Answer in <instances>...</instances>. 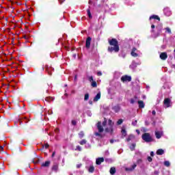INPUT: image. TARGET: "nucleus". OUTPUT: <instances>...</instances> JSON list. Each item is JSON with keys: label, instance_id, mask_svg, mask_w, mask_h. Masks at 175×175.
I'll use <instances>...</instances> for the list:
<instances>
[{"label": "nucleus", "instance_id": "obj_57", "mask_svg": "<svg viewBox=\"0 0 175 175\" xmlns=\"http://www.w3.org/2000/svg\"><path fill=\"white\" fill-rule=\"evenodd\" d=\"M75 80H77V75H75Z\"/></svg>", "mask_w": 175, "mask_h": 175}, {"label": "nucleus", "instance_id": "obj_5", "mask_svg": "<svg viewBox=\"0 0 175 175\" xmlns=\"http://www.w3.org/2000/svg\"><path fill=\"white\" fill-rule=\"evenodd\" d=\"M121 81L123 83H125L126 81H132V77L128 76V75H124L121 77Z\"/></svg>", "mask_w": 175, "mask_h": 175}, {"label": "nucleus", "instance_id": "obj_15", "mask_svg": "<svg viewBox=\"0 0 175 175\" xmlns=\"http://www.w3.org/2000/svg\"><path fill=\"white\" fill-rule=\"evenodd\" d=\"M100 99V92H98L94 98V102H98Z\"/></svg>", "mask_w": 175, "mask_h": 175}, {"label": "nucleus", "instance_id": "obj_40", "mask_svg": "<svg viewBox=\"0 0 175 175\" xmlns=\"http://www.w3.org/2000/svg\"><path fill=\"white\" fill-rule=\"evenodd\" d=\"M137 124V120H135V121L132 122V125H133L134 126H136Z\"/></svg>", "mask_w": 175, "mask_h": 175}, {"label": "nucleus", "instance_id": "obj_60", "mask_svg": "<svg viewBox=\"0 0 175 175\" xmlns=\"http://www.w3.org/2000/svg\"><path fill=\"white\" fill-rule=\"evenodd\" d=\"M89 103H90V105H92V102H91V101H90Z\"/></svg>", "mask_w": 175, "mask_h": 175}, {"label": "nucleus", "instance_id": "obj_39", "mask_svg": "<svg viewBox=\"0 0 175 175\" xmlns=\"http://www.w3.org/2000/svg\"><path fill=\"white\" fill-rule=\"evenodd\" d=\"M75 150L78 151H81V147L78 146H77V148Z\"/></svg>", "mask_w": 175, "mask_h": 175}, {"label": "nucleus", "instance_id": "obj_59", "mask_svg": "<svg viewBox=\"0 0 175 175\" xmlns=\"http://www.w3.org/2000/svg\"><path fill=\"white\" fill-rule=\"evenodd\" d=\"M23 121H25V120H27V118H23Z\"/></svg>", "mask_w": 175, "mask_h": 175}, {"label": "nucleus", "instance_id": "obj_49", "mask_svg": "<svg viewBox=\"0 0 175 175\" xmlns=\"http://www.w3.org/2000/svg\"><path fill=\"white\" fill-rule=\"evenodd\" d=\"M110 143H111V144H113L114 143V140L113 139H111L110 140Z\"/></svg>", "mask_w": 175, "mask_h": 175}, {"label": "nucleus", "instance_id": "obj_31", "mask_svg": "<svg viewBox=\"0 0 175 175\" xmlns=\"http://www.w3.org/2000/svg\"><path fill=\"white\" fill-rule=\"evenodd\" d=\"M79 136L80 139H82V137H84V132L81 131V132L79 133Z\"/></svg>", "mask_w": 175, "mask_h": 175}, {"label": "nucleus", "instance_id": "obj_46", "mask_svg": "<svg viewBox=\"0 0 175 175\" xmlns=\"http://www.w3.org/2000/svg\"><path fill=\"white\" fill-rule=\"evenodd\" d=\"M152 114L153 116H155V114H157V112L155 111V110H153V111H152Z\"/></svg>", "mask_w": 175, "mask_h": 175}, {"label": "nucleus", "instance_id": "obj_41", "mask_svg": "<svg viewBox=\"0 0 175 175\" xmlns=\"http://www.w3.org/2000/svg\"><path fill=\"white\" fill-rule=\"evenodd\" d=\"M148 162H152V158H151V157H148Z\"/></svg>", "mask_w": 175, "mask_h": 175}, {"label": "nucleus", "instance_id": "obj_24", "mask_svg": "<svg viewBox=\"0 0 175 175\" xmlns=\"http://www.w3.org/2000/svg\"><path fill=\"white\" fill-rule=\"evenodd\" d=\"M92 83H91V85H92V87H93L94 88H96L97 87V84H96V81H93L92 82H91Z\"/></svg>", "mask_w": 175, "mask_h": 175}, {"label": "nucleus", "instance_id": "obj_33", "mask_svg": "<svg viewBox=\"0 0 175 175\" xmlns=\"http://www.w3.org/2000/svg\"><path fill=\"white\" fill-rule=\"evenodd\" d=\"M88 79L89 81H90V83H92L94 81V77H92V76L88 77Z\"/></svg>", "mask_w": 175, "mask_h": 175}, {"label": "nucleus", "instance_id": "obj_2", "mask_svg": "<svg viewBox=\"0 0 175 175\" xmlns=\"http://www.w3.org/2000/svg\"><path fill=\"white\" fill-rule=\"evenodd\" d=\"M113 125H114V123L113 122V121H111V120H109L107 127L105 128V132L111 134L113 133Z\"/></svg>", "mask_w": 175, "mask_h": 175}, {"label": "nucleus", "instance_id": "obj_27", "mask_svg": "<svg viewBox=\"0 0 175 175\" xmlns=\"http://www.w3.org/2000/svg\"><path fill=\"white\" fill-rule=\"evenodd\" d=\"M87 143V140L85 139H83L79 142V144H81V146H84V144H85Z\"/></svg>", "mask_w": 175, "mask_h": 175}, {"label": "nucleus", "instance_id": "obj_42", "mask_svg": "<svg viewBox=\"0 0 175 175\" xmlns=\"http://www.w3.org/2000/svg\"><path fill=\"white\" fill-rule=\"evenodd\" d=\"M81 166H82L81 163H79V164L77 165V169H80V167H81Z\"/></svg>", "mask_w": 175, "mask_h": 175}, {"label": "nucleus", "instance_id": "obj_14", "mask_svg": "<svg viewBox=\"0 0 175 175\" xmlns=\"http://www.w3.org/2000/svg\"><path fill=\"white\" fill-rule=\"evenodd\" d=\"M136 166H137L136 164H133L130 167L126 168V170H127L128 172H132V171L135 170V169L136 168Z\"/></svg>", "mask_w": 175, "mask_h": 175}, {"label": "nucleus", "instance_id": "obj_26", "mask_svg": "<svg viewBox=\"0 0 175 175\" xmlns=\"http://www.w3.org/2000/svg\"><path fill=\"white\" fill-rule=\"evenodd\" d=\"M87 12H88V16L89 18H92V15L91 14V11L90 10V9H88Z\"/></svg>", "mask_w": 175, "mask_h": 175}, {"label": "nucleus", "instance_id": "obj_37", "mask_svg": "<svg viewBox=\"0 0 175 175\" xmlns=\"http://www.w3.org/2000/svg\"><path fill=\"white\" fill-rule=\"evenodd\" d=\"M122 122H123L122 119H120L118 120L117 124H118V125H121V124H122Z\"/></svg>", "mask_w": 175, "mask_h": 175}, {"label": "nucleus", "instance_id": "obj_20", "mask_svg": "<svg viewBox=\"0 0 175 175\" xmlns=\"http://www.w3.org/2000/svg\"><path fill=\"white\" fill-rule=\"evenodd\" d=\"M136 66H137V63L133 62L132 64L130 65V68L131 69H135V68H136Z\"/></svg>", "mask_w": 175, "mask_h": 175}, {"label": "nucleus", "instance_id": "obj_43", "mask_svg": "<svg viewBox=\"0 0 175 175\" xmlns=\"http://www.w3.org/2000/svg\"><path fill=\"white\" fill-rule=\"evenodd\" d=\"M154 174L159 175V171H154Z\"/></svg>", "mask_w": 175, "mask_h": 175}, {"label": "nucleus", "instance_id": "obj_63", "mask_svg": "<svg viewBox=\"0 0 175 175\" xmlns=\"http://www.w3.org/2000/svg\"><path fill=\"white\" fill-rule=\"evenodd\" d=\"M88 147L90 148V147H91V146L88 145Z\"/></svg>", "mask_w": 175, "mask_h": 175}, {"label": "nucleus", "instance_id": "obj_3", "mask_svg": "<svg viewBox=\"0 0 175 175\" xmlns=\"http://www.w3.org/2000/svg\"><path fill=\"white\" fill-rule=\"evenodd\" d=\"M142 139L143 140H144V142H146V143H150V142H152V138L151 137V135L147 133L143 134Z\"/></svg>", "mask_w": 175, "mask_h": 175}, {"label": "nucleus", "instance_id": "obj_25", "mask_svg": "<svg viewBox=\"0 0 175 175\" xmlns=\"http://www.w3.org/2000/svg\"><path fill=\"white\" fill-rule=\"evenodd\" d=\"M50 163H51V162L50 161H45L44 167H49V166H50Z\"/></svg>", "mask_w": 175, "mask_h": 175}, {"label": "nucleus", "instance_id": "obj_64", "mask_svg": "<svg viewBox=\"0 0 175 175\" xmlns=\"http://www.w3.org/2000/svg\"><path fill=\"white\" fill-rule=\"evenodd\" d=\"M174 54H175V49L174 50Z\"/></svg>", "mask_w": 175, "mask_h": 175}, {"label": "nucleus", "instance_id": "obj_56", "mask_svg": "<svg viewBox=\"0 0 175 175\" xmlns=\"http://www.w3.org/2000/svg\"><path fill=\"white\" fill-rule=\"evenodd\" d=\"M91 3H92V1L90 0L89 1V4L91 5Z\"/></svg>", "mask_w": 175, "mask_h": 175}, {"label": "nucleus", "instance_id": "obj_58", "mask_svg": "<svg viewBox=\"0 0 175 175\" xmlns=\"http://www.w3.org/2000/svg\"><path fill=\"white\" fill-rule=\"evenodd\" d=\"M54 155H55V152H53V153L52 154V157H54Z\"/></svg>", "mask_w": 175, "mask_h": 175}, {"label": "nucleus", "instance_id": "obj_28", "mask_svg": "<svg viewBox=\"0 0 175 175\" xmlns=\"http://www.w3.org/2000/svg\"><path fill=\"white\" fill-rule=\"evenodd\" d=\"M136 100H137V97L135 96L134 98L131 99V103L133 104L135 102H136Z\"/></svg>", "mask_w": 175, "mask_h": 175}, {"label": "nucleus", "instance_id": "obj_34", "mask_svg": "<svg viewBox=\"0 0 175 175\" xmlns=\"http://www.w3.org/2000/svg\"><path fill=\"white\" fill-rule=\"evenodd\" d=\"M107 124V120H106V119H105L104 121L103 122V126H104V128H105Z\"/></svg>", "mask_w": 175, "mask_h": 175}, {"label": "nucleus", "instance_id": "obj_6", "mask_svg": "<svg viewBox=\"0 0 175 175\" xmlns=\"http://www.w3.org/2000/svg\"><path fill=\"white\" fill-rule=\"evenodd\" d=\"M137 53H139L137 49L136 48H133V49L131 50V55H132V57H136L139 56V54Z\"/></svg>", "mask_w": 175, "mask_h": 175}, {"label": "nucleus", "instance_id": "obj_44", "mask_svg": "<svg viewBox=\"0 0 175 175\" xmlns=\"http://www.w3.org/2000/svg\"><path fill=\"white\" fill-rule=\"evenodd\" d=\"M72 124H73V125H76V124H77V122H76V120H72Z\"/></svg>", "mask_w": 175, "mask_h": 175}, {"label": "nucleus", "instance_id": "obj_21", "mask_svg": "<svg viewBox=\"0 0 175 175\" xmlns=\"http://www.w3.org/2000/svg\"><path fill=\"white\" fill-rule=\"evenodd\" d=\"M94 170H95V167H94V165H90L88 169L89 173H94Z\"/></svg>", "mask_w": 175, "mask_h": 175}, {"label": "nucleus", "instance_id": "obj_17", "mask_svg": "<svg viewBox=\"0 0 175 175\" xmlns=\"http://www.w3.org/2000/svg\"><path fill=\"white\" fill-rule=\"evenodd\" d=\"M163 154H165V150H163V149L157 150V155H163Z\"/></svg>", "mask_w": 175, "mask_h": 175}, {"label": "nucleus", "instance_id": "obj_9", "mask_svg": "<svg viewBox=\"0 0 175 175\" xmlns=\"http://www.w3.org/2000/svg\"><path fill=\"white\" fill-rule=\"evenodd\" d=\"M160 58L161 59H162L163 61H165V59H167V53H166L165 52L161 53L160 54Z\"/></svg>", "mask_w": 175, "mask_h": 175}, {"label": "nucleus", "instance_id": "obj_4", "mask_svg": "<svg viewBox=\"0 0 175 175\" xmlns=\"http://www.w3.org/2000/svg\"><path fill=\"white\" fill-rule=\"evenodd\" d=\"M164 107L167 108L172 106V100L170 98H165L164 101Z\"/></svg>", "mask_w": 175, "mask_h": 175}, {"label": "nucleus", "instance_id": "obj_8", "mask_svg": "<svg viewBox=\"0 0 175 175\" xmlns=\"http://www.w3.org/2000/svg\"><path fill=\"white\" fill-rule=\"evenodd\" d=\"M164 14L167 16H172V11L169 8H166L164 9Z\"/></svg>", "mask_w": 175, "mask_h": 175}, {"label": "nucleus", "instance_id": "obj_47", "mask_svg": "<svg viewBox=\"0 0 175 175\" xmlns=\"http://www.w3.org/2000/svg\"><path fill=\"white\" fill-rule=\"evenodd\" d=\"M44 147H45V148H49V144H45Z\"/></svg>", "mask_w": 175, "mask_h": 175}, {"label": "nucleus", "instance_id": "obj_36", "mask_svg": "<svg viewBox=\"0 0 175 175\" xmlns=\"http://www.w3.org/2000/svg\"><path fill=\"white\" fill-rule=\"evenodd\" d=\"M165 29L168 33H172V30L170 29V28L166 27Z\"/></svg>", "mask_w": 175, "mask_h": 175}, {"label": "nucleus", "instance_id": "obj_54", "mask_svg": "<svg viewBox=\"0 0 175 175\" xmlns=\"http://www.w3.org/2000/svg\"><path fill=\"white\" fill-rule=\"evenodd\" d=\"M18 122L20 123V124H21V118H19L18 120Z\"/></svg>", "mask_w": 175, "mask_h": 175}, {"label": "nucleus", "instance_id": "obj_7", "mask_svg": "<svg viewBox=\"0 0 175 175\" xmlns=\"http://www.w3.org/2000/svg\"><path fill=\"white\" fill-rule=\"evenodd\" d=\"M59 166V165L58 163H55L52 166L51 170L57 173L58 172Z\"/></svg>", "mask_w": 175, "mask_h": 175}, {"label": "nucleus", "instance_id": "obj_32", "mask_svg": "<svg viewBox=\"0 0 175 175\" xmlns=\"http://www.w3.org/2000/svg\"><path fill=\"white\" fill-rule=\"evenodd\" d=\"M90 99V94H85L84 97V100H88Z\"/></svg>", "mask_w": 175, "mask_h": 175}, {"label": "nucleus", "instance_id": "obj_22", "mask_svg": "<svg viewBox=\"0 0 175 175\" xmlns=\"http://www.w3.org/2000/svg\"><path fill=\"white\" fill-rule=\"evenodd\" d=\"M152 18H154V20H158L159 21L161 20V18H159V16H157V15H152L150 17V20H151Z\"/></svg>", "mask_w": 175, "mask_h": 175}, {"label": "nucleus", "instance_id": "obj_51", "mask_svg": "<svg viewBox=\"0 0 175 175\" xmlns=\"http://www.w3.org/2000/svg\"><path fill=\"white\" fill-rule=\"evenodd\" d=\"M95 135L96 136H100V134L99 133H96Z\"/></svg>", "mask_w": 175, "mask_h": 175}, {"label": "nucleus", "instance_id": "obj_11", "mask_svg": "<svg viewBox=\"0 0 175 175\" xmlns=\"http://www.w3.org/2000/svg\"><path fill=\"white\" fill-rule=\"evenodd\" d=\"M162 135H163L162 131H155V136L157 139H161V137H162Z\"/></svg>", "mask_w": 175, "mask_h": 175}, {"label": "nucleus", "instance_id": "obj_61", "mask_svg": "<svg viewBox=\"0 0 175 175\" xmlns=\"http://www.w3.org/2000/svg\"><path fill=\"white\" fill-rule=\"evenodd\" d=\"M24 38H25V39H27V38L26 37V36H24Z\"/></svg>", "mask_w": 175, "mask_h": 175}, {"label": "nucleus", "instance_id": "obj_19", "mask_svg": "<svg viewBox=\"0 0 175 175\" xmlns=\"http://www.w3.org/2000/svg\"><path fill=\"white\" fill-rule=\"evenodd\" d=\"M40 161H43V158L40 157L39 159H36L33 161V163H39L40 162Z\"/></svg>", "mask_w": 175, "mask_h": 175}, {"label": "nucleus", "instance_id": "obj_38", "mask_svg": "<svg viewBox=\"0 0 175 175\" xmlns=\"http://www.w3.org/2000/svg\"><path fill=\"white\" fill-rule=\"evenodd\" d=\"M122 133L123 136H126V131L122 129Z\"/></svg>", "mask_w": 175, "mask_h": 175}, {"label": "nucleus", "instance_id": "obj_53", "mask_svg": "<svg viewBox=\"0 0 175 175\" xmlns=\"http://www.w3.org/2000/svg\"><path fill=\"white\" fill-rule=\"evenodd\" d=\"M151 28H152V29H154V28H155V25H151Z\"/></svg>", "mask_w": 175, "mask_h": 175}, {"label": "nucleus", "instance_id": "obj_23", "mask_svg": "<svg viewBox=\"0 0 175 175\" xmlns=\"http://www.w3.org/2000/svg\"><path fill=\"white\" fill-rule=\"evenodd\" d=\"M133 139H135V136L133 135H131L126 139V142H131V140H133Z\"/></svg>", "mask_w": 175, "mask_h": 175}, {"label": "nucleus", "instance_id": "obj_18", "mask_svg": "<svg viewBox=\"0 0 175 175\" xmlns=\"http://www.w3.org/2000/svg\"><path fill=\"white\" fill-rule=\"evenodd\" d=\"M109 173L111 175L116 174V167H111L110 170H109Z\"/></svg>", "mask_w": 175, "mask_h": 175}, {"label": "nucleus", "instance_id": "obj_55", "mask_svg": "<svg viewBox=\"0 0 175 175\" xmlns=\"http://www.w3.org/2000/svg\"><path fill=\"white\" fill-rule=\"evenodd\" d=\"M41 166L42 167H44V163H42Z\"/></svg>", "mask_w": 175, "mask_h": 175}, {"label": "nucleus", "instance_id": "obj_52", "mask_svg": "<svg viewBox=\"0 0 175 175\" xmlns=\"http://www.w3.org/2000/svg\"><path fill=\"white\" fill-rule=\"evenodd\" d=\"M136 132H137V135H140V131L136 130Z\"/></svg>", "mask_w": 175, "mask_h": 175}, {"label": "nucleus", "instance_id": "obj_29", "mask_svg": "<svg viewBox=\"0 0 175 175\" xmlns=\"http://www.w3.org/2000/svg\"><path fill=\"white\" fill-rule=\"evenodd\" d=\"M164 165L165 166H166L167 167H169V166H170V162L168 161H164Z\"/></svg>", "mask_w": 175, "mask_h": 175}, {"label": "nucleus", "instance_id": "obj_62", "mask_svg": "<svg viewBox=\"0 0 175 175\" xmlns=\"http://www.w3.org/2000/svg\"><path fill=\"white\" fill-rule=\"evenodd\" d=\"M25 122V124H27V122H28V121H27V122Z\"/></svg>", "mask_w": 175, "mask_h": 175}, {"label": "nucleus", "instance_id": "obj_45", "mask_svg": "<svg viewBox=\"0 0 175 175\" xmlns=\"http://www.w3.org/2000/svg\"><path fill=\"white\" fill-rule=\"evenodd\" d=\"M98 76H102V72L99 71L97 72Z\"/></svg>", "mask_w": 175, "mask_h": 175}, {"label": "nucleus", "instance_id": "obj_30", "mask_svg": "<svg viewBox=\"0 0 175 175\" xmlns=\"http://www.w3.org/2000/svg\"><path fill=\"white\" fill-rule=\"evenodd\" d=\"M136 147V144H133L131 146H130V150H131V151H133V150H135V148Z\"/></svg>", "mask_w": 175, "mask_h": 175}, {"label": "nucleus", "instance_id": "obj_16", "mask_svg": "<svg viewBox=\"0 0 175 175\" xmlns=\"http://www.w3.org/2000/svg\"><path fill=\"white\" fill-rule=\"evenodd\" d=\"M138 105L139 109H144V102L143 100H138Z\"/></svg>", "mask_w": 175, "mask_h": 175}, {"label": "nucleus", "instance_id": "obj_10", "mask_svg": "<svg viewBox=\"0 0 175 175\" xmlns=\"http://www.w3.org/2000/svg\"><path fill=\"white\" fill-rule=\"evenodd\" d=\"M97 127L98 129V132H100V133H101V132H103V131H104L103 126H102V123L100 122H98Z\"/></svg>", "mask_w": 175, "mask_h": 175}, {"label": "nucleus", "instance_id": "obj_50", "mask_svg": "<svg viewBox=\"0 0 175 175\" xmlns=\"http://www.w3.org/2000/svg\"><path fill=\"white\" fill-rule=\"evenodd\" d=\"M150 157H154V152H150Z\"/></svg>", "mask_w": 175, "mask_h": 175}, {"label": "nucleus", "instance_id": "obj_48", "mask_svg": "<svg viewBox=\"0 0 175 175\" xmlns=\"http://www.w3.org/2000/svg\"><path fill=\"white\" fill-rule=\"evenodd\" d=\"M1 151H3V147H2V146H0V152H1Z\"/></svg>", "mask_w": 175, "mask_h": 175}, {"label": "nucleus", "instance_id": "obj_12", "mask_svg": "<svg viewBox=\"0 0 175 175\" xmlns=\"http://www.w3.org/2000/svg\"><path fill=\"white\" fill-rule=\"evenodd\" d=\"M91 40L92 38L90 37H88L86 40V47L87 49H89V47L91 46Z\"/></svg>", "mask_w": 175, "mask_h": 175}, {"label": "nucleus", "instance_id": "obj_35", "mask_svg": "<svg viewBox=\"0 0 175 175\" xmlns=\"http://www.w3.org/2000/svg\"><path fill=\"white\" fill-rule=\"evenodd\" d=\"M45 100H46V102H50V101L53 100V98L52 97H46L45 98Z\"/></svg>", "mask_w": 175, "mask_h": 175}, {"label": "nucleus", "instance_id": "obj_1", "mask_svg": "<svg viewBox=\"0 0 175 175\" xmlns=\"http://www.w3.org/2000/svg\"><path fill=\"white\" fill-rule=\"evenodd\" d=\"M109 43L110 46H109L108 48V51H109V53H113V51H114L115 53H118L120 51L118 41L116 38L109 40Z\"/></svg>", "mask_w": 175, "mask_h": 175}, {"label": "nucleus", "instance_id": "obj_13", "mask_svg": "<svg viewBox=\"0 0 175 175\" xmlns=\"http://www.w3.org/2000/svg\"><path fill=\"white\" fill-rule=\"evenodd\" d=\"M105 159H103V157H100L98 159H96V165H100V163H102V162H104Z\"/></svg>", "mask_w": 175, "mask_h": 175}]
</instances>
